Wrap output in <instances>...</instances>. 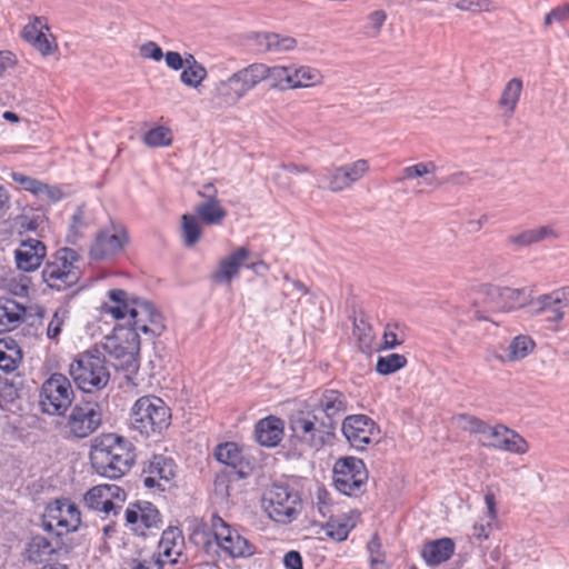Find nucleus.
Here are the masks:
<instances>
[{"label": "nucleus", "instance_id": "nucleus-62", "mask_svg": "<svg viewBox=\"0 0 569 569\" xmlns=\"http://www.w3.org/2000/svg\"><path fill=\"white\" fill-rule=\"evenodd\" d=\"M491 530V521L487 522H476L472 527L471 539H476L478 541H482L489 538Z\"/></svg>", "mask_w": 569, "mask_h": 569}, {"label": "nucleus", "instance_id": "nucleus-31", "mask_svg": "<svg viewBox=\"0 0 569 569\" xmlns=\"http://www.w3.org/2000/svg\"><path fill=\"white\" fill-rule=\"evenodd\" d=\"M216 459L224 465L223 469L236 471H248V463L244 462L241 450L234 442L220 443L214 449Z\"/></svg>", "mask_w": 569, "mask_h": 569}, {"label": "nucleus", "instance_id": "nucleus-60", "mask_svg": "<svg viewBox=\"0 0 569 569\" xmlns=\"http://www.w3.org/2000/svg\"><path fill=\"white\" fill-rule=\"evenodd\" d=\"M84 227V210L82 207H78L76 212L71 217L70 231L74 237H78L80 234L81 229H83Z\"/></svg>", "mask_w": 569, "mask_h": 569}, {"label": "nucleus", "instance_id": "nucleus-27", "mask_svg": "<svg viewBox=\"0 0 569 569\" xmlns=\"http://www.w3.org/2000/svg\"><path fill=\"white\" fill-rule=\"evenodd\" d=\"M184 538L178 527H168L161 536L159 542V553L156 557L166 558L171 563H178L183 555Z\"/></svg>", "mask_w": 569, "mask_h": 569}, {"label": "nucleus", "instance_id": "nucleus-5", "mask_svg": "<svg viewBox=\"0 0 569 569\" xmlns=\"http://www.w3.org/2000/svg\"><path fill=\"white\" fill-rule=\"evenodd\" d=\"M79 260L80 256L74 249H58L50 256L42 270L43 281L58 291L73 287L81 278V270L77 264Z\"/></svg>", "mask_w": 569, "mask_h": 569}, {"label": "nucleus", "instance_id": "nucleus-16", "mask_svg": "<svg viewBox=\"0 0 569 569\" xmlns=\"http://www.w3.org/2000/svg\"><path fill=\"white\" fill-rule=\"evenodd\" d=\"M341 430L350 446L357 450H365L377 440L379 433L376 422L366 415L346 417Z\"/></svg>", "mask_w": 569, "mask_h": 569}, {"label": "nucleus", "instance_id": "nucleus-9", "mask_svg": "<svg viewBox=\"0 0 569 569\" xmlns=\"http://www.w3.org/2000/svg\"><path fill=\"white\" fill-rule=\"evenodd\" d=\"M73 401L70 380L62 373L51 375L43 383L39 395V406L43 413L62 416Z\"/></svg>", "mask_w": 569, "mask_h": 569}, {"label": "nucleus", "instance_id": "nucleus-39", "mask_svg": "<svg viewBox=\"0 0 569 569\" xmlns=\"http://www.w3.org/2000/svg\"><path fill=\"white\" fill-rule=\"evenodd\" d=\"M533 348L535 341L529 336L519 335L511 340L502 359L507 361L521 360L531 353Z\"/></svg>", "mask_w": 569, "mask_h": 569}, {"label": "nucleus", "instance_id": "nucleus-10", "mask_svg": "<svg viewBox=\"0 0 569 569\" xmlns=\"http://www.w3.org/2000/svg\"><path fill=\"white\" fill-rule=\"evenodd\" d=\"M368 471L365 462L356 457H343L333 466V485L346 496H359L365 492Z\"/></svg>", "mask_w": 569, "mask_h": 569}, {"label": "nucleus", "instance_id": "nucleus-18", "mask_svg": "<svg viewBox=\"0 0 569 569\" xmlns=\"http://www.w3.org/2000/svg\"><path fill=\"white\" fill-rule=\"evenodd\" d=\"M369 162L366 159L326 169V178L329 181L328 189L332 192L346 190L361 180L369 172Z\"/></svg>", "mask_w": 569, "mask_h": 569}, {"label": "nucleus", "instance_id": "nucleus-37", "mask_svg": "<svg viewBox=\"0 0 569 569\" xmlns=\"http://www.w3.org/2000/svg\"><path fill=\"white\" fill-rule=\"evenodd\" d=\"M194 213L207 226H219L228 216V211L222 207L221 201L212 204L198 203L194 207Z\"/></svg>", "mask_w": 569, "mask_h": 569}, {"label": "nucleus", "instance_id": "nucleus-32", "mask_svg": "<svg viewBox=\"0 0 569 569\" xmlns=\"http://www.w3.org/2000/svg\"><path fill=\"white\" fill-rule=\"evenodd\" d=\"M263 82L278 90L292 89V64L291 66H267L262 63Z\"/></svg>", "mask_w": 569, "mask_h": 569}, {"label": "nucleus", "instance_id": "nucleus-34", "mask_svg": "<svg viewBox=\"0 0 569 569\" xmlns=\"http://www.w3.org/2000/svg\"><path fill=\"white\" fill-rule=\"evenodd\" d=\"M26 308L11 299L0 300V333L10 331L23 318Z\"/></svg>", "mask_w": 569, "mask_h": 569}, {"label": "nucleus", "instance_id": "nucleus-47", "mask_svg": "<svg viewBox=\"0 0 569 569\" xmlns=\"http://www.w3.org/2000/svg\"><path fill=\"white\" fill-rule=\"evenodd\" d=\"M143 141L150 147L169 146L172 141L171 132L164 127H157L147 131Z\"/></svg>", "mask_w": 569, "mask_h": 569}, {"label": "nucleus", "instance_id": "nucleus-15", "mask_svg": "<svg viewBox=\"0 0 569 569\" xmlns=\"http://www.w3.org/2000/svg\"><path fill=\"white\" fill-rule=\"evenodd\" d=\"M129 242L126 228L112 223L110 228L99 231L90 247V257L93 260H104L120 253Z\"/></svg>", "mask_w": 569, "mask_h": 569}, {"label": "nucleus", "instance_id": "nucleus-40", "mask_svg": "<svg viewBox=\"0 0 569 569\" xmlns=\"http://www.w3.org/2000/svg\"><path fill=\"white\" fill-rule=\"evenodd\" d=\"M248 476V471H236L233 469H222L217 473L213 481L216 495L229 498L231 496V483L243 479Z\"/></svg>", "mask_w": 569, "mask_h": 569}, {"label": "nucleus", "instance_id": "nucleus-23", "mask_svg": "<svg viewBox=\"0 0 569 569\" xmlns=\"http://www.w3.org/2000/svg\"><path fill=\"white\" fill-rule=\"evenodd\" d=\"M47 256V249L42 241L33 238L21 241L14 251L17 268L23 272L37 270Z\"/></svg>", "mask_w": 569, "mask_h": 569}, {"label": "nucleus", "instance_id": "nucleus-44", "mask_svg": "<svg viewBox=\"0 0 569 569\" xmlns=\"http://www.w3.org/2000/svg\"><path fill=\"white\" fill-rule=\"evenodd\" d=\"M455 419L462 430L470 433H479L485 437L487 430H489V425L476 416L460 413Z\"/></svg>", "mask_w": 569, "mask_h": 569}, {"label": "nucleus", "instance_id": "nucleus-8", "mask_svg": "<svg viewBox=\"0 0 569 569\" xmlns=\"http://www.w3.org/2000/svg\"><path fill=\"white\" fill-rule=\"evenodd\" d=\"M262 62H253L233 72L228 79L220 81L217 96L229 104H236L251 90L263 82Z\"/></svg>", "mask_w": 569, "mask_h": 569}, {"label": "nucleus", "instance_id": "nucleus-26", "mask_svg": "<svg viewBox=\"0 0 569 569\" xmlns=\"http://www.w3.org/2000/svg\"><path fill=\"white\" fill-rule=\"evenodd\" d=\"M250 39L263 53H281L293 50L297 40L289 36H281L274 32H254Z\"/></svg>", "mask_w": 569, "mask_h": 569}, {"label": "nucleus", "instance_id": "nucleus-12", "mask_svg": "<svg viewBox=\"0 0 569 569\" xmlns=\"http://www.w3.org/2000/svg\"><path fill=\"white\" fill-rule=\"evenodd\" d=\"M483 305L491 311L509 312L531 302V291L527 288H509L486 284L481 289Z\"/></svg>", "mask_w": 569, "mask_h": 569}, {"label": "nucleus", "instance_id": "nucleus-13", "mask_svg": "<svg viewBox=\"0 0 569 569\" xmlns=\"http://www.w3.org/2000/svg\"><path fill=\"white\" fill-rule=\"evenodd\" d=\"M104 351L117 360L121 366H131L140 351V337L134 330L118 326L111 336L106 337L103 342Z\"/></svg>", "mask_w": 569, "mask_h": 569}, {"label": "nucleus", "instance_id": "nucleus-3", "mask_svg": "<svg viewBox=\"0 0 569 569\" xmlns=\"http://www.w3.org/2000/svg\"><path fill=\"white\" fill-rule=\"evenodd\" d=\"M69 373L78 389L86 393L103 389L110 380L106 357L98 349L79 353L70 363Z\"/></svg>", "mask_w": 569, "mask_h": 569}, {"label": "nucleus", "instance_id": "nucleus-4", "mask_svg": "<svg viewBox=\"0 0 569 569\" xmlns=\"http://www.w3.org/2000/svg\"><path fill=\"white\" fill-rule=\"evenodd\" d=\"M171 412L162 399L156 396L139 398L131 408L130 428L141 436L161 433L170 425Z\"/></svg>", "mask_w": 569, "mask_h": 569}, {"label": "nucleus", "instance_id": "nucleus-45", "mask_svg": "<svg viewBox=\"0 0 569 569\" xmlns=\"http://www.w3.org/2000/svg\"><path fill=\"white\" fill-rule=\"evenodd\" d=\"M436 169L437 166L433 161L419 162L417 164L403 168L401 170V177H399L396 182L422 178L429 173H433Z\"/></svg>", "mask_w": 569, "mask_h": 569}, {"label": "nucleus", "instance_id": "nucleus-46", "mask_svg": "<svg viewBox=\"0 0 569 569\" xmlns=\"http://www.w3.org/2000/svg\"><path fill=\"white\" fill-rule=\"evenodd\" d=\"M367 549L370 555L371 569H387L386 556L382 551L381 540L377 533L369 540Z\"/></svg>", "mask_w": 569, "mask_h": 569}, {"label": "nucleus", "instance_id": "nucleus-51", "mask_svg": "<svg viewBox=\"0 0 569 569\" xmlns=\"http://www.w3.org/2000/svg\"><path fill=\"white\" fill-rule=\"evenodd\" d=\"M10 177L12 181L18 183L23 190L34 194L36 197L39 196L42 181L16 171L11 172Z\"/></svg>", "mask_w": 569, "mask_h": 569}, {"label": "nucleus", "instance_id": "nucleus-1", "mask_svg": "<svg viewBox=\"0 0 569 569\" xmlns=\"http://www.w3.org/2000/svg\"><path fill=\"white\" fill-rule=\"evenodd\" d=\"M109 302L103 303L102 309L114 319L129 317L127 329L142 332L151 339L162 335L166 329L162 313L156 306L143 298L130 297L123 289L108 291Z\"/></svg>", "mask_w": 569, "mask_h": 569}, {"label": "nucleus", "instance_id": "nucleus-55", "mask_svg": "<svg viewBox=\"0 0 569 569\" xmlns=\"http://www.w3.org/2000/svg\"><path fill=\"white\" fill-rule=\"evenodd\" d=\"M63 196H64V193L62 192V190L59 187L50 186L48 183L42 182L40 190H39L38 198H40L41 200H46L48 202L54 203V202H58L59 200H61L63 198Z\"/></svg>", "mask_w": 569, "mask_h": 569}, {"label": "nucleus", "instance_id": "nucleus-59", "mask_svg": "<svg viewBox=\"0 0 569 569\" xmlns=\"http://www.w3.org/2000/svg\"><path fill=\"white\" fill-rule=\"evenodd\" d=\"M163 565L164 560L153 555L146 559L134 560L132 569H163Z\"/></svg>", "mask_w": 569, "mask_h": 569}, {"label": "nucleus", "instance_id": "nucleus-54", "mask_svg": "<svg viewBox=\"0 0 569 569\" xmlns=\"http://www.w3.org/2000/svg\"><path fill=\"white\" fill-rule=\"evenodd\" d=\"M569 20V3H563L559 7L553 8L550 12L545 16V26L549 27L553 22H566Z\"/></svg>", "mask_w": 569, "mask_h": 569}, {"label": "nucleus", "instance_id": "nucleus-61", "mask_svg": "<svg viewBox=\"0 0 569 569\" xmlns=\"http://www.w3.org/2000/svg\"><path fill=\"white\" fill-rule=\"evenodd\" d=\"M6 348L7 345L0 341V369L11 372L17 368V360L7 353Z\"/></svg>", "mask_w": 569, "mask_h": 569}, {"label": "nucleus", "instance_id": "nucleus-56", "mask_svg": "<svg viewBox=\"0 0 569 569\" xmlns=\"http://www.w3.org/2000/svg\"><path fill=\"white\" fill-rule=\"evenodd\" d=\"M139 52L141 57L146 59H152L154 61H160L164 53L159 44H157L154 41H148L140 46Z\"/></svg>", "mask_w": 569, "mask_h": 569}, {"label": "nucleus", "instance_id": "nucleus-33", "mask_svg": "<svg viewBox=\"0 0 569 569\" xmlns=\"http://www.w3.org/2000/svg\"><path fill=\"white\" fill-rule=\"evenodd\" d=\"M556 237L557 234L551 227L542 226L537 229L525 230L518 234H510L507 237V242L515 247L522 248Z\"/></svg>", "mask_w": 569, "mask_h": 569}, {"label": "nucleus", "instance_id": "nucleus-25", "mask_svg": "<svg viewBox=\"0 0 569 569\" xmlns=\"http://www.w3.org/2000/svg\"><path fill=\"white\" fill-rule=\"evenodd\" d=\"M70 549L71 548L58 536L54 541H51L46 537L37 535L28 542L26 557L31 562L41 563L47 561L51 555L61 550L69 552Z\"/></svg>", "mask_w": 569, "mask_h": 569}, {"label": "nucleus", "instance_id": "nucleus-43", "mask_svg": "<svg viewBox=\"0 0 569 569\" xmlns=\"http://www.w3.org/2000/svg\"><path fill=\"white\" fill-rule=\"evenodd\" d=\"M386 20H387V13L383 10L378 9V10L370 12L367 16L366 23L363 24L362 33L367 38H377L380 34Z\"/></svg>", "mask_w": 569, "mask_h": 569}, {"label": "nucleus", "instance_id": "nucleus-17", "mask_svg": "<svg viewBox=\"0 0 569 569\" xmlns=\"http://www.w3.org/2000/svg\"><path fill=\"white\" fill-rule=\"evenodd\" d=\"M126 523L141 536H146V530L160 529L162 519L159 510L149 501H136L130 503L124 513Z\"/></svg>", "mask_w": 569, "mask_h": 569}, {"label": "nucleus", "instance_id": "nucleus-14", "mask_svg": "<svg viewBox=\"0 0 569 569\" xmlns=\"http://www.w3.org/2000/svg\"><path fill=\"white\" fill-rule=\"evenodd\" d=\"M310 409L325 420L332 429L348 410V400L343 392L336 389H325L312 398Z\"/></svg>", "mask_w": 569, "mask_h": 569}, {"label": "nucleus", "instance_id": "nucleus-41", "mask_svg": "<svg viewBox=\"0 0 569 569\" xmlns=\"http://www.w3.org/2000/svg\"><path fill=\"white\" fill-rule=\"evenodd\" d=\"M292 89L316 86L321 82L322 76L318 69L292 64Z\"/></svg>", "mask_w": 569, "mask_h": 569}, {"label": "nucleus", "instance_id": "nucleus-35", "mask_svg": "<svg viewBox=\"0 0 569 569\" xmlns=\"http://www.w3.org/2000/svg\"><path fill=\"white\" fill-rule=\"evenodd\" d=\"M522 89L523 83L520 78H512L506 83L498 100V106L505 110L508 117L515 113Z\"/></svg>", "mask_w": 569, "mask_h": 569}, {"label": "nucleus", "instance_id": "nucleus-63", "mask_svg": "<svg viewBox=\"0 0 569 569\" xmlns=\"http://www.w3.org/2000/svg\"><path fill=\"white\" fill-rule=\"evenodd\" d=\"M283 563L287 569H303L302 557L299 551H288L283 557Z\"/></svg>", "mask_w": 569, "mask_h": 569}, {"label": "nucleus", "instance_id": "nucleus-30", "mask_svg": "<svg viewBox=\"0 0 569 569\" xmlns=\"http://www.w3.org/2000/svg\"><path fill=\"white\" fill-rule=\"evenodd\" d=\"M109 490L101 485L92 487L83 497L86 506L91 510L102 511L107 516L110 513L117 516L122 506L108 499Z\"/></svg>", "mask_w": 569, "mask_h": 569}, {"label": "nucleus", "instance_id": "nucleus-42", "mask_svg": "<svg viewBox=\"0 0 569 569\" xmlns=\"http://www.w3.org/2000/svg\"><path fill=\"white\" fill-rule=\"evenodd\" d=\"M406 365L407 358L403 355L390 353L378 358L376 370L380 375L388 376L402 369Z\"/></svg>", "mask_w": 569, "mask_h": 569}, {"label": "nucleus", "instance_id": "nucleus-19", "mask_svg": "<svg viewBox=\"0 0 569 569\" xmlns=\"http://www.w3.org/2000/svg\"><path fill=\"white\" fill-rule=\"evenodd\" d=\"M481 442L486 447L517 455H523L529 449L527 441L518 432L503 425L489 426V430H487Z\"/></svg>", "mask_w": 569, "mask_h": 569}, {"label": "nucleus", "instance_id": "nucleus-36", "mask_svg": "<svg viewBox=\"0 0 569 569\" xmlns=\"http://www.w3.org/2000/svg\"><path fill=\"white\" fill-rule=\"evenodd\" d=\"M220 548L232 558H246L256 552V547L244 537L233 531L227 540L221 542Z\"/></svg>", "mask_w": 569, "mask_h": 569}, {"label": "nucleus", "instance_id": "nucleus-57", "mask_svg": "<svg viewBox=\"0 0 569 569\" xmlns=\"http://www.w3.org/2000/svg\"><path fill=\"white\" fill-rule=\"evenodd\" d=\"M30 43L43 56L51 54L57 48L54 40L50 41L44 31L41 34H37Z\"/></svg>", "mask_w": 569, "mask_h": 569}, {"label": "nucleus", "instance_id": "nucleus-2", "mask_svg": "<svg viewBox=\"0 0 569 569\" xmlns=\"http://www.w3.org/2000/svg\"><path fill=\"white\" fill-rule=\"evenodd\" d=\"M89 459L94 472L117 480L126 476L136 462V447L127 438L110 432L96 437L90 446Z\"/></svg>", "mask_w": 569, "mask_h": 569}, {"label": "nucleus", "instance_id": "nucleus-11", "mask_svg": "<svg viewBox=\"0 0 569 569\" xmlns=\"http://www.w3.org/2000/svg\"><path fill=\"white\" fill-rule=\"evenodd\" d=\"M102 423L101 405L92 400H81L76 403L66 422L70 437L83 439L96 432Z\"/></svg>", "mask_w": 569, "mask_h": 569}, {"label": "nucleus", "instance_id": "nucleus-53", "mask_svg": "<svg viewBox=\"0 0 569 569\" xmlns=\"http://www.w3.org/2000/svg\"><path fill=\"white\" fill-rule=\"evenodd\" d=\"M44 30H49L47 23L43 22L41 18L34 17L32 21L24 26L21 34L22 38L30 43L37 34H41Z\"/></svg>", "mask_w": 569, "mask_h": 569}, {"label": "nucleus", "instance_id": "nucleus-38", "mask_svg": "<svg viewBox=\"0 0 569 569\" xmlns=\"http://www.w3.org/2000/svg\"><path fill=\"white\" fill-rule=\"evenodd\" d=\"M202 236V228L197 214L184 213L181 217V238L188 248L197 244Z\"/></svg>", "mask_w": 569, "mask_h": 569}, {"label": "nucleus", "instance_id": "nucleus-48", "mask_svg": "<svg viewBox=\"0 0 569 569\" xmlns=\"http://www.w3.org/2000/svg\"><path fill=\"white\" fill-rule=\"evenodd\" d=\"M208 71L206 67L183 68L180 73V81L190 88H198L207 79Z\"/></svg>", "mask_w": 569, "mask_h": 569}, {"label": "nucleus", "instance_id": "nucleus-24", "mask_svg": "<svg viewBox=\"0 0 569 569\" xmlns=\"http://www.w3.org/2000/svg\"><path fill=\"white\" fill-rule=\"evenodd\" d=\"M250 256L249 249L240 247L220 260L218 268L211 274L214 283H231L239 276L240 269Z\"/></svg>", "mask_w": 569, "mask_h": 569}, {"label": "nucleus", "instance_id": "nucleus-22", "mask_svg": "<svg viewBox=\"0 0 569 569\" xmlns=\"http://www.w3.org/2000/svg\"><path fill=\"white\" fill-rule=\"evenodd\" d=\"M531 312L535 315H547L546 320L560 322L563 318L562 309L569 305V287L556 290L549 295L539 297L530 302Z\"/></svg>", "mask_w": 569, "mask_h": 569}, {"label": "nucleus", "instance_id": "nucleus-50", "mask_svg": "<svg viewBox=\"0 0 569 569\" xmlns=\"http://www.w3.org/2000/svg\"><path fill=\"white\" fill-rule=\"evenodd\" d=\"M455 7L459 10L472 13L490 12L496 10V4L491 0H460L455 3Z\"/></svg>", "mask_w": 569, "mask_h": 569}, {"label": "nucleus", "instance_id": "nucleus-28", "mask_svg": "<svg viewBox=\"0 0 569 569\" xmlns=\"http://www.w3.org/2000/svg\"><path fill=\"white\" fill-rule=\"evenodd\" d=\"M455 549V541L445 537L426 542L421 549V557L428 566L435 567L449 560Z\"/></svg>", "mask_w": 569, "mask_h": 569}, {"label": "nucleus", "instance_id": "nucleus-58", "mask_svg": "<svg viewBox=\"0 0 569 569\" xmlns=\"http://www.w3.org/2000/svg\"><path fill=\"white\" fill-rule=\"evenodd\" d=\"M198 197L202 199L200 203H214L220 202L221 200L218 198V189L211 182L204 183L198 191Z\"/></svg>", "mask_w": 569, "mask_h": 569}, {"label": "nucleus", "instance_id": "nucleus-6", "mask_svg": "<svg viewBox=\"0 0 569 569\" xmlns=\"http://www.w3.org/2000/svg\"><path fill=\"white\" fill-rule=\"evenodd\" d=\"M290 429L299 442L316 450L332 443L336 436V430L310 408L297 411L290 417Z\"/></svg>", "mask_w": 569, "mask_h": 569}, {"label": "nucleus", "instance_id": "nucleus-52", "mask_svg": "<svg viewBox=\"0 0 569 569\" xmlns=\"http://www.w3.org/2000/svg\"><path fill=\"white\" fill-rule=\"evenodd\" d=\"M68 318V310L59 308L52 316L51 321L47 328V336L49 339H56L62 330L66 319Z\"/></svg>", "mask_w": 569, "mask_h": 569}, {"label": "nucleus", "instance_id": "nucleus-29", "mask_svg": "<svg viewBox=\"0 0 569 569\" xmlns=\"http://www.w3.org/2000/svg\"><path fill=\"white\" fill-rule=\"evenodd\" d=\"M257 441L264 447H276L283 436V421L269 416L258 421L254 429Z\"/></svg>", "mask_w": 569, "mask_h": 569}, {"label": "nucleus", "instance_id": "nucleus-20", "mask_svg": "<svg viewBox=\"0 0 569 569\" xmlns=\"http://www.w3.org/2000/svg\"><path fill=\"white\" fill-rule=\"evenodd\" d=\"M47 517L56 520L57 536L76 531L81 525V512L68 499H57L47 506Z\"/></svg>", "mask_w": 569, "mask_h": 569}, {"label": "nucleus", "instance_id": "nucleus-21", "mask_svg": "<svg viewBox=\"0 0 569 569\" xmlns=\"http://www.w3.org/2000/svg\"><path fill=\"white\" fill-rule=\"evenodd\" d=\"M176 477V463L172 458L154 455L142 469V481L146 488L158 487L164 490L161 481L170 482Z\"/></svg>", "mask_w": 569, "mask_h": 569}, {"label": "nucleus", "instance_id": "nucleus-64", "mask_svg": "<svg viewBox=\"0 0 569 569\" xmlns=\"http://www.w3.org/2000/svg\"><path fill=\"white\" fill-rule=\"evenodd\" d=\"M168 68L178 71L183 69L182 56L177 51H168L163 56Z\"/></svg>", "mask_w": 569, "mask_h": 569}, {"label": "nucleus", "instance_id": "nucleus-7", "mask_svg": "<svg viewBox=\"0 0 569 569\" xmlns=\"http://www.w3.org/2000/svg\"><path fill=\"white\" fill-rule=\"evenodd\" d=\"M262 506L270 517L279 523H290L301 510V498L297 490L287 483H272L262 496Z\"/></svg>", "mask_w": 569, "mask_h": 569}, {"label": "nucleus", "instance_id": "nucleus-49", "mask_svg": "<svg viewBox=\"0 0 569 569\" xmlns=\"http://www.w3.org/2000/svg\"><path fill=\"white\" fill-rule=\"evenodd\" d=\"M210 527L217 541L218 546H221V542L227 540L231 535H233L234 529L231 528L229 523H227L217 513L211 516Z\"/></svg>", "mask_w": 569, "mask_h": 569}]
</instances>
